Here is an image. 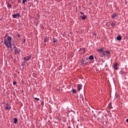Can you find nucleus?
I'll return each instance as SVG.
<instances>
[{
    "instance_id": "1",
    "label": "nucleus",
    "mask_w": 128,
    "mask_h": 128,
    "mask_svg": "<svg viewBox=\"0 0 128 128\" xmlns=\"http://www.w3.org/2000/svg\"><path fill=\"white\" fill-rule=\"evenodd\" d=\"M7 35L5 36L4 39V44L7 48H12V38L10 37V36H8L7 37Z\"/></svg>"
},
{
    "instance_id": "2",
    "label": "nucleus",
    "mask_w": 128,
    "mask_h": 128,
    "mask_svg": "<svg viewBox=\"0 0 128 128\" xmlns=\"http://www.w3.org/2000/svg\"><path fill=\"white\" fill-rule=\"evenodd\" d=\"M32 56H30V54H29L28 56H26V57H24V60H30L31 59Z\"/></svg>"
},
{
    "instance_id": "3",
    "label": "nucleus",
    "mask_w": 128,
    "mask_h": 128,
    "mask_svg": "<svg viewBox=\"0 0 128 128\" xmlns=\"http://www.w3.org/2000/svg\"><path fill=\"white\" fill-rule=\"evenodd\" d=\"M20 52V50L19 48H16L14 50V52L16 53V54H19Z\"/></svg>"
},
{
    "instance_id": "4",
    "label": "nucleus",
    "mask_w": 128,
    "mask_h": 128,
    "mask_svg": "<svg viewBox=\"0 0 128 128\" xmlns=\"http://www.w3.org/2000/svg\"><path fill=\"white\" fill-rule=\"evenodd\" d=\"M79 52L81 54H84L86 52V50L85 48H80Z\"/></svg>"
},
{
    "instance_id": "5",
    "label": "nucleus",
    "mask_w": 128,
    "mask_h": 128,
    "mask_svg": "<svg viewBox=\"0 0 128 128\" xmlns=\"http://www.w3.org/2000/svg\"><path fill=\"white\" fill-rule=\"evenodd\" d=\"M12 16L13 18H16V16H20V14L16 13V14H13Z\"/></svg>"
},
{
    "instance_id": "6",
    "label": "nucleus",
    "mask_w": 128,
    "mask_h": 128,
    "mask_svg": "<svg viewBox=\"0 0 128 128\" xmlns=\"http://www.w3.org/2000/svg\"><path fill=\"white\" fill-rule=\"evenodd\" d=\"M118 62H116V64H114V68L115 70H118Z\"/></svg>"
},
{
    "instance_id": "7",
    "label": "nucleus",
    "mask_w": 128,
    "mask_h": 128,
    "mask_svg": "<svg viewBox=\"0 0 128 128\" xmlns=\"http://www.w3.org/2000/svg\"><path fill=\"white\" fill-rule=\"evenodd\" d=\"M82 19L83 20H84V19H86V16L85 15V14H82Z\"/></svg>"
},
{
    "instance_id": "8",
    "label": "nucleus",
    "mask_w": 128,
    "mask_h": 128,
    "mask_svg": "<svg viewBox=\"0 0 128 128\" xmlns=\"http://www.w3.org/2000/svg\"><path fill=\"white\" fill-rule=\"evenodd\" d=\"M77 88H78V91H80L81 88H82V85H78L77 86Z\"/></svg>"
},
{
    "instance_id": "9",
    "label": "nucleus",
    "mask_w": 128,
    "mask_h": 128,
    "mask_svg": "<svg viewBox=\"0 0 128 128\" xmlns=\"http://www.w3.org/2000/svg\"><path fill=\"white\" fill-rule=\"evenodd\" d=\"M122 38V36H117V40H121Z\"/></svg>"
},
{
    "instance_id": "10",
    "label": "nucleus",
    "mask_w": 128,
    "mask_h": 128,
    "mask_svg": "<svg viewBox=\"0 0 128 128\" xmlns=\"http://www.w3.org/2000/svg\"><path fill=\"white\" fill-rule=\"evenodd\" d=\"M8 8H12V4H11L10 3H8Z\"/></svg>"
},
{
    "instance_id": "11",
    "label": "nucleus",
    "mask_w": 128,
    "mask_h": 128,
    "mask_svg": "<svg viewBox=\"0 0 128 128\" xmlns=\"http://www.w3.org/2000/svg\"><path fill=\"white\" fill-rule=\"evenodd\" d=\"M97 50H98V52H104V48H100L98 49Z\"/></svg>"
},
{
    "instance_id": "12",
    "label": "nucleus",
    "mask_w": 128,
    "mask_h": 128,
    "mask_svg": "<svg viewBox=\"0 0 128 128\" xmlns=\"http://www.w3.org/2000/svg\"><path fill=\"white\" fill-rule=\"evenodd\" d=\"M14 124H16V122H18V119L16 118H14Z\"/></svg>"
},
{
    "instance_id": "13",
    "label": "nucleus",
    "mask_w": 128,
    "mask_h": 128,
    "mask_svg": "<svg viewBox=\"0 0 128 128\" xmlns=\"http://www.w3.org/2000/svg\"><path fill=\"white\" fill-rule=\"evenodd\" d=\"M72 92L74 94H76V90L75 88H72Z\"/></svg>"
},
{
    "instance_id": "14",
    "label": "nucleus",
    "mask_w": 128,
    "mask_h": 128,
    "mask_svg": "<svg viewBox=\"0 0 128 128\" xmlns=\"http://www.w3.org/2000/svg\"><path fill=\"white\" fill-rule=\"evenodd\" d=\"M28 0H22V4H26V3H27Z\"/></svg>"
},
{
    "instance_id": "15",
    "label": "nucleus",
    "mask_w": 128,
    "mask_h": 128,
    "mask_svg": "<svg viewBox=\"0 0 128 128\" xmlns=\"http://www.w3.org/2000/svg\"><path fill=\"white\" fill-rule=\"evenodd\" d=\"M118 96V94H116V92L115 93V96H114V98H117Z\"/></svg>"
},
{
    "instance_id": "16",
    "label": "nucleus",
    "mask_w": 128,
    "mask_h": 128,
    "mask_svg": "<svg viewBox=\"0 0 128 128\" xmlns=\"http://www.w3.org/2000/svg\"><path fill=\"white\" fill-rule=\"evenodd\" d=\"M89 58L90 60H94V56H92H92H90Z\"/></svg>"
},
{
    "instance_id": "17",
    "label": "nucleus",
    "mask_w": 128,
    "mask_h": 128,
    "mask_svg": "<svg viewBox=\"0 0 128 128\" xmlns=\"http://www.w3.org/2000/svg\"><path fill=\"white\" fill-rule=\"evenodd\" d=\"M5 108L6 110H8V108H9V110H10V108H8V106H6Z\"/></svg>"
},
{
    "instance_id": "18",
    "label": "nucleus",
    "mask_w": 128,
    "mask_h": 128,
    "mask_svg": "<svg viewBox=\"0 0 128 128\" xmlns=\"http://www.w3.org/2000/svg\"><path fill=\"white\" fill-rule=\"evenodd\" d=\"M102 56H106V54L104 52V49L103 48L102 54Z\"/></svg>"
},
{
    "instance_id": "19",
    "label": "nucleus",
    "mask_w": 128,
    "mask_h": 128,
    "mask_svg": "<svg viewBox=\"0 0 128 128\" xmlns=\"http://www.w3.org/2000/svg\"><path fill=\"white\" fill-rule=\"evenodd\" d=\"M35 100H36L37 101H38L40 100V98H34Z\"/></svg>"
},
{
    "instance_id": "20",
    "label": "nucleus",
    "mask_w": 128,
    "mask_h": 128,
    "mask_svg": "<svg viewBox=\"0 0 128 128\" xmlns=\"http://www.w3.org/2000/svg\"><path fill=\"white\" fill-rule=\"evenodd\" d=\"M106 53H108V54H110V51H106Z\"/></svg>"
},
{
    "instance_id": "21",
    "label": "nucleus",
    "mask_w": 128,
    "mask_h": 128,
    "mask_svg": "<svg viewBox=\"0 0 128 128\" xmlns=\"http://www.w3.org/2000/svg\"><path fill=\"white\" fill-rule=\"evenodd\" d=\"M111 25L112 26H115L114 23L113 22H112Z\"/></svg>"
},
{
    "instance_id": "22",
    "label": "nucleus",
    "mask_w": 128,
    "mask_h": 128,
    "mask_svg": "<svg viewBox=\"0 0 128 128\" xmlns=\"http://www.w3.org/2000/svg\"><path fill=\"white\" fill-rule=\"evenodd\" d=\"M16 84V81H13V84Z\"/></svg>"
},
{
    "instance_id": "23",
    "label": "nucleus",
    "mask_w": 128,
    "mask_h": 128,
    "mask_svg": "<svg viewBox=\"0 0 128 128\" xmlns=\"http://www.w3.org/2000/svg\"><path fill=\"white\" fill-rule=\"evenodd\" d=\"M116 16V14H113L112 18H115Z\"/></svg>"
},
{
    "instance_id": "24",
    "label": "nucleus",
    "mask_w": 128,
    "mask_h": 128,
    "mask_svg": "<svg viewBox=\"0 0 128 128\" xmlns=\"http://www.w3.org/2000/svg\"><path fill=\"white\" fill-rule=\"evenodd\" d=\"M11 2H16V0H11Z\"/></svg>"
},
{
    "instance_id": "25",
    "label": "nucleus",
    "mask_w": 128,
    "mask_h": 128,
    "mask_svg": "<svg viewBox=\"0 0 128 128\" xmlns=\"http://www.w3.org/2000/svg\"><path fill=\"white\" fill-rule=\"evenodd\" d=\"M80 14H82V16H83V14H84V12H80Z\"/></svg>"
},
{
    "instance_id": "26",
    "label": "nucleus",
    "mask_w": 128,
    "mask_h": 128,
    "mask_svg": "<svg viewBox=\"0 0 128 128\" xmlns=\"http://www.w3.org/2000/svg\"><path fill=\"white\" fill-rule=\"evenodd\" d=\"M126 122H128V119H126Z\"/></svg>"
},
{
    "instance_id": "27",
    "label": "nucleus",
    "mask_w": 128,
    "mask_h": 128,
    "mask_svg": "<svg viewBox=\"0 0 128 128\" xmlns=\"http://www.w3.org/2000/svg\"><path fill=\"white\" fill-rule=\"evenodd\" d=\"M44 104V102H42V104Z\"/></svg>"
},
{
    "instance_id": "28",
    "label": "nucleus",
    "mask_w": 128,
    "mask_h": 128,
    "mask_svg": "<svg viewBox=\"0 0 128 128\" xmlns=\"http://www.w3.org/2000/svg\"><path fill=\"white\" fill-rule=\"evenodd\" d=\"M24 42H26V40H24Z\"/></svg>"
},
{
    "instance_id": "29",
    "label": "nucleus",
    "mask_w": 128,
    "mask_h": 128,
    "mask_svg": "<svg viewBox=\"0 0 128 128\" xmlns=\"http://www.w3.org/2000/svg\"><path fill=\"white\" fill-rule=\"evenodd\" d=\"M45 41H46V39L44 40V42H45Z\"/></svg>"
},
{
    "instance_id": "30",
    "label": "nucleus",
    "mask_w": 128,
    "mask_h": 128,
    "mask_svg": "<svg viewBox=\"0 0 128 128\" xmlns=\"http://www.w3.org/2000/svg\"><path fill=\"white\" fill-rule=\"evenodd\" d=\"M54 42H56V40H54Z\"/></svg>"
},
{
    "instance_id": "31",
    "label": "nucleus",
    "mask_w": 128,
    "mask_h": 128,
    "mask_svg": "<svg viewBox=\"0 0 128 128\" xmlns=\"http://www.w3.org/2000/svg\"><path fill=\"white\" fill-rule=\"evenodd\" d=\"M84 61H82V64H84Z\"/></svg>"
},
{
    "instance_id": "32",
    "label": "nucleus",
    "mask_w": 128,
    "mask_h": 128,
    "mask_svg": "<svg viewBox=\"0 0 128 128\" xmlns=\"http://www.w3.org/2000/svg\"><path fill=\"white\" fill-rule=\"evenodd\" d=\"M7 105H8V102H7Z\"/></svg>"
},
{
    "instance_id": "33",
    "label": "nucleus",
    "mask_w": 128,
    "mask_h": 128,
    "mask_svg": "<svg viewBox=\"0 0 128 128\" xmlns=\"http://www.w3.org/2000/svg\"><path fill=\"white\" fill-rule=\"evenodd\" d=\"M68 128H70V126H68Z\"/></svg>"
}]
</instances>
